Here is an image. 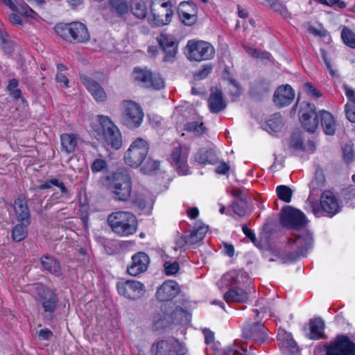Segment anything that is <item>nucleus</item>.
I'll return each instance as SVG.
<instances>
[{
    "label": "nucleus",
    "instance_id": "79ce46f5",
    "mask_svg": "<svg viewBox=\"0 0 355 355\" xmlns=\"http://www.w3.org/2000/svg\"><path fill=\"white\" fill-rule=\"evenodd\" d=\"M184 130L187 132H193L196 136H201L206 131V128L202 122L191 121L184 125Z\"/></svg>",
    "mask_w": 355,
    "mask_h": 355
},
{
    "label": "nucleus",
    "instance_id": "0e129e2a",
    "mask_svg": "<svg viewBox=\"0 0 355 355\" xmlns=\"http://www.w3.org/2000/svg\"><path fill=\"white\" fill-rule=\"evenodd\" d=\"M305 91L311 96L318 98L322 96V94L318 91L311 83H306L304 84Z\"/></svg>",
    "mask_w": 355,
    "mask_h": 355
},
{
    "label": "nucleus",
    "instance_id": "cd10ccee",
    "mask_svg": "<svg viewBox=\"0 0 355 355\" xmlns=\"http://www.w3.org/2000/svg\"><path fill=\"white\" fill-rule=\"evenodd\" d=\"M321 125L326 135H334L336 131V123L332 114L325 110L320 111Z\"/></svg>",
    "mask_w": 355,
    "mask_h": 355
},
{
    "label": "nucleus",
    "instance_id": "9d476101",
    "mask_svg": "<svg viewBox=\"0 0 355 355\" xmlns=\"http://www.w3.org/2000/svg\"><path fill=\"white\" fill-rule=\"evenodd\" d=\"M36 289L37 291V300L42 304L44 313L52 318L58 306V295L53 290L42 285L37 286Z\"/></svg>",
    "mask_w": 355,
    "mask_h": 355
},
{
    "label": "nucleus",
    "instance_id": "49530a36",
    "mask_svg": "<svg viewBox=\"0 0 355 355\" xmlns=\"http://www.w3.org/2000/svg\"><path fill=\"white\" fill-rule=\"evenodd\" d=\"M243 48L246 53L253 58L270 60V54L268 52H259L257 49L248 45H243Z\"/></svg>",
    "mask_w": 355,
    "mask_h": 355
},
{
    "label": "nucleus",
    "instance_id": "2eb2a0df",
    "mask_svg": "<svg viewBox=\"0 0 355 355\" xmlns=\"http://www.w3.org/2000/svg\"><path fill=\"white\" fill-rule=\"evenodd\" d=\"M117 291L124 297L135 300L140 298L144 293V285L136 280L121 281L117 283Z\"/></svg>",
    "mask_w": 355,
    "mask_h": 355
},
{
    "label": "nucleus",
    "instance_id": "a211bd4d",
    "mask_svg": "<svg viewBox=\"0 0 355 355\" xmlns=\"http://www.w3.org/2000/svg\"><path fill=\"white\" fill-rule=\"evenodd\" d=\"M300 119L306 131L314 132L319 124L315 105L307 103L306 107L300 111Z\"/></svg>",
    "mask_w": 355,
    "mask_h": 355
},
{
    "label": "nucleus",
    "instance_id": "c85d7f7f",
    "mask_svg": "<svg viewBox=\"0 0 355 355\" xmlns=\"http://www.w3.org/2000/svg\"><path fill=\"white\" fill-rule=\"evenodd\" d=\"M325 178L322 173H316L313 179L309 184L310 194L308 198L309 203H312L315 200L314 196L317 195V192L322 190L324 186Z\"/></svg>",
    "mask_w": 355,
    "mask_h": 355
},
{
    "label": "nucleus",
    "instance_id": "f03ea898",
    "mask_svg": "<svg viewBox=\"0 0 355 355\" xmlns=\"http://www.w3.org/2000/svg\"><path fill=\"white\" fill-rule=\"evenodd\" d=\"M107 221L112 231L119 236L132 235L137 230V218L130 211L112 212L108 215Z\"/></svg>",
    "mask_w": 355,
    "mask_h": 355
},
{
    "label": "nucleus",
    "instance_id": "9b49d317",
    "mask_svg": "<svg viewBox=\"0 0 355 355\" xmlns=\"http://www.w3.org/2000/svg\"><path fill=\"white\" fill-rule=\"evenodd\" d=\"M326 355H355V343L347 336H337L326 347Z\"/></svg>",
    "mask_w": 355,
    "mask_h": 355
},
{
    "label": "nucleus",
    "instance_id": "13d9d810",
    "mask_svg": "<svg viewBox=\"0 0 355 355\" xmlns=\"http://www.w3.org/2000/svg\"><path fill=\"white\" fill-rule=\"evenodd\" d=\"M345 111L347 119L352 123H355V105L347 103L345 106Z\"/></svg>",
    "mask_w": 355,
    "mask_h": 355
},
{
    "label": "nucleus",
    "instance_id": "69168bd1",
    "mask_svg": "<svg viewBox=\"0 0 355 355\" xmlns=\"http://www.w3.org/2000/svg\"><path fill=\"white\" fill-rule=\"evenodd\" d=\"M343 87L345 92L346 96L349 101L348 103L355 105V90L345 84L343 85Z\"/></svg>",
    "mask_w": 355,
    "mask_h": 355
},
{
    "label": "nucleus",
    "instance_id": "e2e57ef3",
    "mask_svg": "<svg viewBox=\"0 0 355 355\" xmlns=\"http://www.w3.org/2000/svg\"><path fill=\"white\" fill-rule=\"evenodd\" d=\"M212 67L210 65H206L201 70L196 72L194 75L196 80L205 78L211 71Z\"/></svg>",
    "mask_w": 355,
    "mask_h": 355
},
{
    "label": "nucleus",
    "instance_id": "c756f323",
    "mask_svg": "<svg viewBox=\"0 0 355 355\" xmlns=\"http://www.w3.org/2000/svg\"><path fill=\"white\" fill-rule=\"evenodd\" d=\"M277 340L282 347L287 348L291 353L295 354L298 352L297 343L292 338L290 334L284 331H279L277 334Z\"/></svg>",
    "mask_w": 355,
    "mask_h": 355
},
{
    "label": "nucleus",
    "instance_id": "864d4df0",
    "mask_svg": "<svg viewBox=\"0 0 355 355\" xmlns=\"http://www.w3.org/2000/svg\"><path fill=\"white\" fill-rule=\"evenodd\" d=\"M343 156L345 162L347 164L352 162L354 160L355 157V154L352 145L346 144L343 148Z\"/></svg>",
    "mask_w": 355,
    "mask_h": 355
},
{
    "label": "nucleus",
    "instance_id": "1a4fd4ad",
    "mask_svg": "<svg viewBox=\"0 0 355 355\" xmlns=\"http://www.w3.org/2000/svg\"><path fill=\"white\" fill-rule=\"evenodd\" d=\"M132 75L134 81L142 87L160 89L164 87V81L161 76L146 68H135Z\"/></svg>",
    "mask_w": 355,
    "mask_h": 355
},
{
    "label": "nucleus",
    "instance_id": "4c0bfd02",
    "mask_svg": "<svg viewBox=\"0 0 355 355\" xmlns=\"http://www.w3.org/2000/svg\"><path fill=\"white\" fill-rule=\"evenodd\" d=\"M266 127L265 129L267 131L274 132H279L282 130L284 125L283 119L280 114H275L270 119L266 121Z\"/></svg>",
    "mask_w": 355,
    "mask_h": 355
},
{
    "label": "nucleus",
    "instance_id": "338daca9",
    "mask_svg": "<svg viewBox=\"0 0 355 355\" xmlns=\"http://www.w3.org/2000/svg\"><path fill=\"white\" fill-rule=\"evenodd\" d=\"M245 351L240 346H235L234 347L229 348L224 352V355H245Z\"/></svg>",
    "mask_w": 355,
    "mask_h": 355
},
{
    "label": "nucleus",
    "instance_id": "f257e3e1",
    "mask_svg": "<svg viewBox=\"0 0 355 355\" xmlns=\"http://www.w3.org/2000/svg\"><path fill=\"white\" fill-rule=\"evenodd\" d=\"M106 189L116 201L127 202L132 191V178L130 171L120 167L101 178Z\"/></svg>",
    "mask_w": 355,
    "mask_h": 355
},
{
    "label": "nucleus",
    "instance_id": "ddd939ff",
    "mask_svg": "<svg viewBox=\"0 0 355 355\" xmlns=\"http://www.w3.org/2000/svg\"><path fill=\"white\" fill-rule=\"evenodd\" d=\"M123 123L130 128L139 127L144 117L140 105L133 101H127L123 103Z\"/></svg>",
    "mask_w": 355,
    "mask_h": 355
},
{
    "label": "nucleus",
    "instance_id": "2f4dec72",
    "mask_svg": "<svg viewBox=\"0 0 355 355\" xmlns=\"http://www.w3.org/2000/svg\"><path fill=\"white\" fill-rule=\"evenodd\" d=\"M42 267L50 273L55 276H60L62 274L60 264L51 256H42L40 259Z\"/></svg>",
    "mask_w": 355,
    "mask_h": 355
},
{
    "label": "nucleus",
    "instance_id": "4468645a",
    "mask_svg": "<svg viewBox=\"0 0 355 355\" xmlns=\"http://www.w3.org/2000/svg\"><path fill=\"white\" fill-rule=\"evenodd\" d=\"M266 308H261L260 311L255 309L254 312L256 313V322L253 324H247L243 328V334L245 338H254L255 340L263 343L267 338L266 328L259 321L260 313H266Z\"/></svg>",
    "mask_w": 355,
    "mask_h": 355
},
{
    "label": "nucleus",
    "instance_id": "20e7f679",
    "mask_svg": "<svg viewBox=\"0 0 355 355\" xmlns=\"http://www.w3.org/2000/svg\"><path fill=\"white\" fill-rule=\"evenodd\" d=\"M185 55L190 61L202 62L212 59L215 49L208 42L192 40L187 42Z\"/></svg>",
    "mask_w": 355,
    "mask_h": 355
},
{
    "label": "nucleus",
    "instance_id": "bb28decb",
    "mask_svg": "<svg viewBox=\"0 0 355 355\" xmlns=\"http://www.w3.org/2000/svg\"><path fill=\"white\" fill-rule=\"evenodd\" d=\"M173 323H186L190 321L191 314L180 306H176L170 313H166V318Z\"/></svg>",
    "mask_w": 355,
    "mask_h": 355
},
{
    "label": "nucleus",
    "instance_id": "f704fd0d",
    "mask_svg": "<svg viewBox=\"0 0 355 355\" xmlns=\"http://www.w3.org/2000/svg\"><path fill=\"white\" fill-rule=\"evenodd\" d=\"M191 6L192 10H191V12H186V10L178 11L181 21L187 26H191L198 21V8L196 5H192Z\"/></svg>",
    "mask_w": 355,
    "mask_h": 355
},
{
    "label": "nucleus",
    "instance_id": "dca6fc26",
    "mask_svg": "<svg viewBox=\"0 0 355 355\" xmlns=\"http://www.w3.org/2000/svg\"><path fill=\"white\" fill-rule=\"evenodd\" d=\"M189 153V148L180 144L174 146L172 150L170 162L180 175H186L188 173L187 158Z\"/></svg>",
    "mask_w": 355,
    "mask_h": 355
},
{
    "label": "nucleus",
    "instance_id": "412c9836",
    "mask_svg": "<svg viewBox=\"0 0 355 355\" xmlns=\"http://www.w3.org/2000/svg\"><path fill=\"white\" fill-rule=\"evenodd\" d=\"M313 242V236L308 231H303L300 234L296 235L294 240L289 239V243H296L297 245V255L291 259H295L300 256H305L307 250L311 248Z\"/></svg>",
    "mask_w": 355,
    "mask_h": 355
},
{
    "label": "nucleus",
    "instance_id": "09e8293b",
    "mask_svg": "<svg viewBox=\"0 0 355 355\" xmlns=\"http://www.w3.org/2000/svg\"><path fill=\"white\" fill-rule=\"evenodd\" d=\"M159 166V162L151 158H148L144 162L141 171L145 173H150L158 169Z\"/></svg>",
    "mask_w": 355,
    "mask_h": 355
},
{
    "label": "nucleus",
    "instance_id": "6e6d98bb",
    "mask_svg": "<svg viewBox=\"0 0 355 355\" xmlns=\"http://www.w3.org/2000/svg\"><path fill=\"white\" fill-rule=\"evenodd\" d=\"M164 271L167 275H175L180 269V266L177 261H166L164 264Z\"/></svg>",
    "mask_w": 355,
    "mask_h": 355
},
{
    "label": "nucleus",
    "instance_id": "de8ad7c7",
    "mask_svg": "<svg viewBox=\"0 0 355 355\" xmlns=\"http://www.w3.org/2000/svg\"><path fill=\"white\" fill-rule=\"evenodd\" d=\"M234 212L239 216H243L245 214L247 209V202L245 199L237 200L232 204Z\"/></svg>",
    "mask_w": 355,
    "mask_h": 355
},
{
    "label": "nucleus",
    "instance_id": "c03bdc74",
    "mask_svg": "<svg viewBox=\"0 0 355 355\" xmlns=\"http://www.w3.org/2000/svg\"><path fill=\"white\" fill-rule=\"evenodd\" d=\"M27 226L26 223L18 224L15 226L12 233V239L15 241L19 242L26 238L28 233L26 230Z\"/></svg>",
    "mask_w": 355,
    "mask_h": 355
},
{
    "label": "nucleus",
    "instance_id": "bf43d9fd",
    "mask_svg": "<svg viewBox=\"0 0 355 355\" xmlns=\"http://www.w3.org/2000/svg\"><path fill=\"white\" fill-rule=\"evenodd\" d=\"M1 46L6 53H11L14 50V42L10 40V37H4L1 40Z\"/></svg>",
    "mask_w": 355,
    "mask_h": 355
},
{
    "label": "nucleus",
    "instance_id": "f3484780",
    "mask_svg": "<svg viewBox=\"0 0 355 355\" xmlns=\"http://www.w3.org/2000/svg\"><path fill=\"white\" fill-rule=\"evenodd\" d=\"M155 355H184L186 348L177 340H160L152 346Z\"/></svg>",
    "mask_w": 355,
    "mask_h": 355
},
{
    "label": "nucleus",
    "instance_id": "ea45409f",
    "mask_svg": "<svg viewBox=\"0 0 355 355\" xmlns=\"http://www.w3.org/2000/svg\"><path fill=\"white\" fill-rule=\"evenodd\" d=\"M130 10L137 18L144 19L147 15V7L142 1L134 3L130 7Z\"/></svg>",
    "mask_w": 355,
    "mask_h": 355
},
{
    "label": "nucleus",
    "instance_id": "6ab92c4d",
    "mask_svg": "<svg viewBox=\"0 0 355 355\" xmlns=\"http://www.w3.org/2000/svg\"><path fill=\"white\" fill-rule=\"evenodd\" d=\"M180 292L178 284L173 280H167L157 288L156 297L161 302H168L175 297Z\"/></svg>",
    "mask_w": 355,
    "mask_h": 355
},
{
    "label": "nucleus",
    "instance_id": "7c9ffc66",
    "mask_svg": "<svg viewBox=\"0 0 355 355\" xmlns=\"http://www.w3.org/2000/svg\"><path fill=\"white\" fill-rule=\"evenodd\" d=\"M225 300L230 302H245L248 299V293L241 288L230 289L224 294Z\"/></svg>",
    "mask_w": 355,
    "mask_h": 355
},
{
    "label": "nucleus",
    "instance_id": "6e6552de",
    "mask_svg": "<svg viewBox=\"0 0 355 355\" xmlns=\"http://www.w3.org/2000/svg\"><path fill=\"white\" fill-rule=\"evenodd\" d=\"M98 117L102 128V139L112 148L119 149L122 146V138L118 128L109 117L103 115Z\"/></svg>",
    "mask_w": 355,
    "mask_h": 355
},
{
    "label": "nucleus",
    "instance_id": "4d7b16f0",
    "mask_svg": "<svg viewBox=\"0 0 355 355\" xmlns=\"http://www.w3.org/2000/svg\"><path fill=\"white\" fill-rule=\"evenodd\" d=\"M272 8L275 12L280 14L286 19H290L291 17V15L288 10L287 8L284 5L279 3L278 1L275 4Z\"/></svg>",
    "mask_w": 355,
    "mask_h": 355
},
{
    "label": "nucleus",
    "instance_id": "603ef678",
    "mask_svg": "<svg viewBox=\"0 0 355 355\" xmlns=\"http://www.w3.org/2000/svg\"><path fill=\"white\" fill-rule=\"evenodd\" d=\"M211 154V153L210 151L201 149L196 154L195 160L201 164L211 162V160L209 159Z\"/></svg>",
    "mask_w": 355,
    "mask_h": 355
},
{
    "label": "nucleus",
    "instance_id": "a18cd8bd",
    "mask_svg": "<svg viewBox=\"0 0 355 355\" xmlns=\"http://www.w3.org/2000/svg\"><path fill=\"white\" fill-rule=\"evenodd\" d=\"M157 40L162 49L178 44L175 39L172 35L164 33L157 37Z\"/></svg>",
    "mask_w": 355,
    "mask_h": 355
},
{
    "label": "nucleus",
    "instance_id": "aec40b11",
    "mask_svg": "<svg viewBox=\"0 0 355 355\" xmlns=\"http://www.w3.org/2000/svg\"><path fill=\"white\" fill-rule=\"evenodd\" d=\"M149 263L148 256L144 252H139L132 256V263L128 267L127 271L132 276H137L147 270Z\"/></svg>",
    "mask_w": 355,
    "mask_h": 355
},
{
    "label": "nucleus",
    "instance_id": "8fccbe9b",
    "mask_svg": "<svg viewBox=\"0 0 355 355\" xmlns=\"http://www.w3.org/2000/svg\"><path fill=\"white\" fill-rule=\"evenodd\" d=\"M165 53L163 60L164 62H173L178 53V44L162 49Z\"/></svg>",
    "mask_w": 355,
    "mask_h": 355
},
{
    "label": "nucleus",
    "instance_id": "0eeeda50",
    "mask_svg": "<svg viewBox=\"0 0 355 355\" xmlns=\"http://www.w3.org/2000/svg\"><path fill=\"white\" fill-rule=\"evenodd\" d=\"M310 204L313 214L317 217L322 216L333 217L341 209V207L338 202L337 198L334 193L330 191H324L321 194L320 200V208L315 200H313V202Z\"/></svg>",
    "mask_w": 355,
    "mask_h": 355
},
{
    "label": "nucleus",
    "instance_id": "423d86ee",
    "mask_svg": "<svg viewBox=\"0 0 355 355\" xmlns=\"http://www.w3.org/2000/svg\"><path fill=\"white\" fill-rule=\"evenodd\" d=\"M148 151L149 144L148 141L138 137L131 143L125 151L123 157L124 162L132 168H137L146 158Z\"/></svg>",
    "mask_w": 355,
    "mask_h": 355
},
{
    "label": "nucleus",
    "instance_id": "39448f33",
    "mask_svg": "<svg viewBox=\"0 0 355 355\" xmlns=\"http://www.w3.org/2000/svg\"><path fill=\"white\" fill-rule=\"evenodd\" d=\"M150 13L148 21L151 26L159 27L168 25L171 21L173 15L172 3L171 1L161 3L152 1Z\"/></svg>",
    "mask_w": 355,
    "mask_h": 355
},
{
    "label": "nucleus",
    "instance_id": "774afa93",
    "mask_svg": "<svg viewBox=\"0 0 355 355\" xmlns=\"http://www.w3.org/2000/svg\"><path fill=\"white\" fill-rule=\"evenodd\" d=\"M242 230H243V233L245 234V235L249 238L250 239V241L253 243H256V241H257V239H256V236H255V234H254V232H252V230H250V228H248L246 225H243L242 226Z\"/></svg>",
    "mask_w": 355,
    "mask_h": 355
},
{
    "label": "nucleus",
    "instance_id": "7ed1b4c3",
    "mask_svg": "<svg viewBox=\"0 0 355 355\" xmlns=\"http://www.w3.org/2000/svg\"><path fill=\"white\" fill-rule=\"evenodd\" d=\"M55 31L60 37L70 42L83 43L90 39L87 26L79 21L58 24L55 26Z\"/></svg>",
    "mask_w": 355,
    "mask_h": 355
},
{
    "label": "nucleus",
    "instance_id": "37998d69",
    "mask_svg": "<svg viewBox=\"0 0 355 355\" xmlns=\"http://www.w3.org/2000/svg\"><path fill=\"white\" fill-rule=\"evenodd\" d=\"M276 192L278 198L281 200L286 203H288L291 201L293 192L289 187L286 185L278 186L276 189Z\"/></svg>",
    "mask_w": 355,
    "mask_h": 355
},
{
    "label": "nucleus",
    "instance_id": "c9c22d12",
    "mask_svg": "<svg viewBox=\"0 0 355 355\" xmlns=\"http://www.w3.org/2000/svg\"><path fill=\"white\" fill-rule=\"evenodd\" d=\"M60 141L62 148L67 153H70L74 151L77 142L73 135L63 134L60 136Z\"/></svg>",
    "mask_w": 355,
    "mask_h": 355
},
{
    "label": "nucleus",
    "instance_id": "473e14b6",
    "mask_svg": "<svg viewBox=\"0 0 355 355\" xmlns=\"http://www.w3.org/2000/svg\"><path fill=\"white\" fill-rule=\"evenodd\" d=\"M207 230L208 228L206 226H201L196 230H193L189 235L185 236L182 245H195L204 239Z\"/></svg>",
    "mask_w": 355,
    "mask_h": 355
},
{
    "label": "nucleus",
    "instance_id": "a19ab883",
    "mask_svg": "<svg viewBox=\"0 0 355 355\" xmlns=\"http://www.w3.org/2000/svg\"><path fill=\"white\" fill-rule=\"evenodd\" d=\"M341 39L345 45L355 49V33L348 27H343Z\"/></svg>",
    "mask_w": 355,
    "mask_h": 355
},
{
    "label": "nucleus",
    "instance_id": "72a5a7b5",
    "mask_svg": "<svg viewBox=\"0 0 355 355\" xmlns=\"http://www.w3.org/2000/svg\"><path fill=\"white\" fill-rule=\"evenodd\" d=\"M110 9L118 17H123L130 11V6L125 0H109Z\"/></svg>",
    "mask_w": 355,
    "mask_h": 355
},
{
    "label": "nucleus",
    "instance_id": "f8f14e48",
    "mask_svg": "<svg viewBox=\"0 0 355 355\" xmlns=\"http://www.w3.org/2000/svg\"><path fill=\"white\" fill-rule=\"evenodd\" d=\"M280 222L283 226L293 229L302 228L306 224L304 214L290 206H286L282 209Z\"/></svg>",
    "mask_w": 355,
    "mask_h": 355
},
{
    "label": "nucleus",
    "instance_id": "5701e85b",
    "mask_svg": "<svg viewBox=\"0 0 355 355\" xmlns=\"http://www.w3.org/2000/svg\"><path fill=\"white\" fill-rule=\"evenodd\" d=\"M80 80L96 101L103 102L106 100V93L98 83L86 76H81Z\"/></svg>",
    "mask_w": 355,
    "mask_h": 355
},
{
    "label": "nucleus",
    "instance_id": "4be33fe9",
    "mask_svg": "<svg viewBox=\"0 0 355 355\" xmlns=\"http://www.w3.org/2000/svg\"><path fill=\"white\" fill-rule=\"evenodd\" d=\"M295 97V92L289 85L279 86L274 93L273 101L281 107L290 105Z\"/></svg>",
    "mask_w": 355,
    "mask_h": 355
},
{
    "label": "nucleus",
    "instance_id": "e433bc0d",
    "mask_svg": "<svg viewBox=\"0 0 355 355\" xmlns=\"http://www.w3.org/2000/svg\"><path fill=\"white\" fill-rule=\"evenodd\" d=\"M53 186L58 187L60 189L61 194L63 196H69V191L67 188L65 187L64 184L62 182L60 181L57 178L47 180L44 183L41 184L38 187V189L40 190L49 189H51Z\"/></svg>",
    "mask_w": 355,
    "mask_h": 355
},
{
    "label": "nucleus",
    "instance_id": "393cba45",
    "mask_svg": "<svg viewBox=\"0 0 355 355\" xmlns=\"http://www.w3.org/2000/svg\"><path fill=\"white\" fill-rule=\"evenodd\" d=\"M14 209L17 220L26 225H30V211L24 198L19 197L15 200Z\"/></svg>",
    "mask_w": 355,
    "mask_h": 355
},
{
    "label": "nucleus",
    "instance_id": "3c124183",
    "mask_svg": "<svg viewBox=\"0 0 355 355\" xmlns=\"http://www.w3.org/2000/svg\"><path fill=\"white\" fill-rule=\"evenodd\" d=\"M107 164L103 159H96L91 165V170L94 173L103 172L107 170Z\"/></svg>",
    "mask_w": 355,
    "mask_h": 355
},
{
    "label": "nucleus",
    "instance_id": "b1692460",
    "mask_svg": "<svg viewBox=\"0 0 355 355\" xmlns=\"http://www.w3.org/2000/svg\"><path fill=\"white\" fill-rule=\"evenodd\" d=\"M223 281L226 285H250V280L248 275L243 270H232L225 275Z\"/></svg>",
    "mask_w": 355,
    "mask_h": 355
},
{
    "label": "nucleus",
    "instance_id": "680f3d73",
    "mask_svg": "<svg viewBox=\"0 0 355 355\" xmlns=\"http://www.w3.org/2000/svg\"><path fill=\"white\" fill-rule=\"evenodd\" d=\"M132 203L140 210H144L147 205L146 200L141 195H135Z\"/></svg>",
    "mask_w": 355,
    "mask_h": 355
},
{
    "label": "nucleus",
    "instance_id": "58836bf2",
    "mask_svg": "<svg viewBox=\"0 0 355 355\" xmlns=\"http://www.w3.org/2000/svg\"><path fill=\"white\" fill-rule=\"evenodd\" d=\"M324 323L320 318H315L310 321L311 338L319 339L322 337Z\"/></svg>",
    "mask_w": 355,
    "mask_h": 355
},
{
    "label": "nucleus",
    "instance_id": "052dcab7",
    "mask_svg": "<svg viewBox=\"0 0 355 355\" xmlns=\"http://www.w3.org/2000/svg\"><path fill=\"white\" fill-rule=\"evenodd\" d=\"M230 92L231 95L235 96L236 98L239 96L241 94V88L240 87L238 83L234 80H230Z\"/></svg>",
    "mask_w": 355,
    "mask_h": 355
},
{
    "label": "nucleus",
    "instance_id": "a878e982",
    "mask_svg": "<svg viewBox=\"0 0 355 355\" xmlns=\"http://www.w3.org/2000/svg\"><path fill=\"white\" fill-rule=\"evenodd\" d=\"M208 104L210 111L212 113H218L226 107V103L223 99V94L218 89L211 90Z\"/></svg>",
    "mask_w": 355,
    "mask_h": 355
},
{
    "label": "nucleus",
    "instance_id": "5fc2aeb1",
    "mask_svg": "<svg viewBox=\"0 0 355 355\" xmlns=\"http://www.w3.org/2000/svg\"><path fill=\"white\" fill-rule=\"evenodd\" d=\"M318 3L325 5L329 7H338L340 9L345 8L347 4L343 0H315Z\"/></svg>",
    "mask_w": 355,
    "mask_h": 355
}]
</instances>
